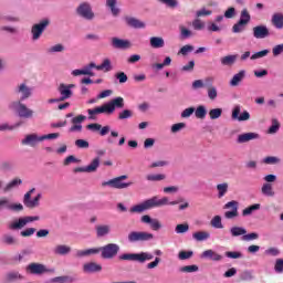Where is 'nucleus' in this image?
<instances>
[{
    "instance_id": "nucleus-1",
    "label": "nucleus",
    "mask_w": 283,
    "mask_h": 283,
    "mask_svg": "<svg viewBox=\"0 0 283 283\" xmlns=\"http://www.w3.org/2000/svg\"><path fill=\"white\" fill-rule=\"evenodd\" d=\"M167 205H169L170 207H176V205H180V201H169V197H163L161 199H159L158 196H155L139 205L133 206L129 211L130 213H143L145 211H149V209L167 207Z\"/></svg>"
},
{
    "instance_id": "nucleus-2",
    "label": "nucleus",
    "mask_w": 283,
    "mask_h": 283,
    "mask_svg": "<svg viewBox=\"0 0 283 283\" xmlns=\"http://www.w3.org/2000/svg\"><path fill=\"white\" fill-rule=\"evenodd\" d=\"M125 107V99L123 97H115L108 103L97 106L95 108H88V120H96L98 114H106L107 116L112 115L116 109H123Z\"/></svg>"
},
{
    "instance_id": "nucleus-3",
    "label": "nucleus",
    "mask_w": 283,
    "mask_h": 283,
    "mask_svg": "<svg viewBox=\"0 0 283 283\" xmlns=\"http://www.w3.org/2000/svg\"><path fill=\"white\" fill-rule=\"evenodd\" d=\"M120 262H138L139 264H145L149 260H154V254L150 252H139V253H123L118 256Z\"/></svg>"
},
{
    "instance_id": "nucleus-4",
    "label": "nucleus",
    "mask_w": 283,
    "mask_h": 283,
    "mask_svg": "<svg viewBox=\"0 0 283 283\" xmlns=\"http://www.w3.org/2000/svg\"><path fill=\"white\" fill-rule=\"evenodd\" d=\"M98 253L103 260H114L120 251V245L117 243H107L106 245L97 248Z\"/></svg>"
},
{
    "instance_id": "nucleus-5",
    "label": "nucleus",
    "mask_w": 283,
    "mask_h": 283,
    "mask_svg": "<svg viewBox=\"0 0 283 283\" xmlns=\"http://www.w3.org/2000/svg\"><path fill=\"white\" fill-rule=\"evenodd\" d=\"M23 101H13L9 104V109L15 112L20 118H32L34 111L30 109L25 104H22Z\"/></svg>"
},
{
    "instance_id": "nucleus-6",
    "label": "nucleus",
    "mask_w": 283,
    "mask_h": 283,
    "mask_svg": "<svg viewBox=\"0 0 283 283\" xmlns=\"http://www.w3.org/2000/svg\"><path fill=\"white\" fill-rule=\"evenodd\" d=\"M75 12L77 17H81V19H84L85 21H94V19H96V14L94 13L90 2H81Z\"/></svg>"
},
{
    "instance_id": "nucleus-7",
    "label": "nucleus",
    "mask_w": 283,
    "mask_h": 283,
    "mask_svg": "<svg viewBox=\"0 0 283 283\" xmlns=\"http://www.w3.org/2000/svg\"><path fill=\"white\" fill-rule=\"evenodd\" d=\"M123 180H127V175H122L119 177L113 178L108 181L102 182V187H112V189H127L128 187H132L134 182H125Z\"/></svg>"
},
{
    "instance_id": "nucleus-8",
    "label": "nucleus",
    "mask_w": 283,
    "mask_h": 283,
    "mask_svg": "<svg viewBox=\"0 0 283 283\" xmlns=\"http://www.w3.org/2000/svg\"><path fill=\"white\" fill-rule=\"evenodd\" d=\"M127 239L130 244L136 242H151V240H154V233L145 231H132L128 233Z\"/></svg>"
},
{
    "instance_id": "nucleus-9",
    "label": "nucleus",
    "mask_w": 283,
    "mask_h": 283,
    "mask_svg": "<svg viewBox=\"0 0 283 283\" xmlns=\"http://www.w3.org/2000/svg\"><path fill=\"white\" fill-rule=\"evenodd\" d=\"M34 220H36V217H22L20 219L14 220L9 226V229H12L13 231L23 229V227H27L28 224H30V222H34Z\"/></svg>"
},
{
    "instance_id": "nucleus-10",
    "label": "nucleus",
    "mask_w": 283,
    "mask_h": 283,
    "mask_svg": "<svg viewBox=\"0 0 283 283\" xmlns=\"http://www.w3.org/2000/svg\"><path fill=\"white\" fill-rule=\"evenodd\" d=\"M73 87H75L74 84H60V86L57 87V91L60 93V101H67V98H72Z\"/></svg>"
},
{
    "instance_id": "nucleus-11",
    "label": "nucleus",
    "mask_w": 283,
    "mask_h": 283,
    "mask_svg": "<svg viewBox=\"0 0 283 283\" xmlns=\"http://www.w3.org/2000/svg\"><path fill=\"white\" fill-rule=\"evenodd\" d=\"M240 112H241L240 105L234 106L231 115L232 120H239V123H242L251 118V114L249 113V111H243L241 114Z\"/></svg>"
},
{
    "instance_id": "nucleus-12",
    "label": "nucleus",
    "mask_w": 283,
    "mask_h": 283,
    "mask_svg": "<svg viewBox=\"0 0 283 283\" xmlns=\"http://www.w3.org/2000/svg\"><path fill=\"white\" fill-rule=\"evenodd\" d=\"M238 207H239V203L235 200H232L226 203L224 209H232V210L224 212V218H227V220H233V218H238Z\"/></svg>"
},
{
    "instance_id": "nucleus-13",
    "label": "nucleus",
    "mask_w": 283,
    "mask_h": 283,
    "mask_svg": "<svg viewBox=\"0 0 283 283\" xmlns=\"http://www.w3.org/2000/svg\"><path fill=\"white\" fill-rule=\"evenodd\" d=\"M15 94H20V99L18 101H25L32 96V88L28 84L21 83L15 88Z\"/></svg>"
},
{
    "instance_id": "nucleus-14",
    "label": "nucleus",
    "mask_w": 283,
    "mask_h": 283,
    "mask_svg": "<svg viewBox=\"0 0 283 283\" xmlns=\"http://www.w3.org/2000/svg\"><path fill=\"white\" fill-rule=\"evenodd\" d=\"M254 39H269L271 36V32L269 28L264 24L256 25L252 29Z\"/></svg>"
},
{
    "instance_id": "nucleus-15",
    "label": "nucleus",
    "mask_w": 283,
    "mask_h": 283,
    "mask_svg": "<svg viewBox=\"0 0 283 283\" xmlns=\"http://www.w3.org/2000/svg\"><path fill=\"white\" fill-rule=\"evenodd\" d=\"M112 46L115 50H129V48H132V42L120 38H112Z\"/></svg>"
},
{
    "instance_id": "nucleus-16",
    "label": "nucleus",
    "mask_w": 283,
    "mask_h": 283,
    "mask_svg": "<svg viewBox=\"0 0 283 283\" xmlns=\"http://www.w3.org/2000/svg\"><path fill=\"white\" fill-rule=\"evenodd\" d=\"M96 238H107L112 233V226L109 224H97L95 227Z\"/></svg>"
},
{
    "instance_id": "nucleus-17",
    "label": "nucleus",
    "mask_w": 283,
    "mask_h": 283,
    "mask_svg": "<svg viewBox=\"0 0 283 283\" xmlns=\"http://www.w3.org/2000/svg\"><path fill=\"white\" fill-rule=\"evenodd\" d=\"M125 21L129 28H134L135 30H143L146 25L145 22L134 17H126Z\"/></svg>"
},
{
    "instance_id": "nucleus-18",
    "label": "nucleus",
    "mask_w": 283,
    "mask_h": 283,
    "mask_svg": "<svg viewBox=\"0 0 283 283\" xmlns=\"http://www.w3.org/2000/svg\"><path fill=\"white\" fill-rule=\"evenodd\" d=\"M256 138H260V135L258 133H245L238 136L237 143L239 145H244V143L256 140Z\"/></svg>"
},
{
    "instance_id": "nucleus-19",
    "label": "nucleus",
    "mask_w": 283,
    "mask_h": 283,
    "mask_svg": "<svg viewBox=\"0 0 283 283\" xmlns=\"http://www.w3.org/2000/svg\"><path fill=\"white\" fill-rule=\"evenodd\" d=\"M247 78V71L241 70L239 73L234 74L233 77L230 81L231 87H238L242 81Z\"/></svg>"
},
{
    "instance_id": "nucleus-20",
    "label": "nucleus",
    "mask_w": 283,
    "mask_h": 283,
    "mask_svg": "<svg viewBox=\"0 0 283 283\" xmlns=\"http://www.w3.org/2000/svg\"><path fill=\"white\" fill-rule=\"evenodd\" d=\"M149 45L154 50H160L165 48V39H163V36H151L149 39Z\"/></svg>"
},
{
    "instance_id": "nucleus-21",
    "label": "nucleus",
    "mask_w": 283,
    "mask_h": 283,
    "mask_svg": "<svg viewBox=\"0 0 283 283\" xmlns=\"http://www.w3.org/2000/svg\"><path fill=\"white\" fill-rule=\"evenodd\" d=\"M105 6L114 17H118V14H120V9L117 7L118 0H106Z\"/></svg>"
},
{
    "instance_id": "nucleus-22",
    "label": "nucleus",
    "mask_w": 283,
    "mask_h": 283,
    "mask_svg": "<svg viewBox=\"0 0 283 283\" xmlns=\"http://www.w3.org/2000/svg\"><path fill=\"white\" fill-rule=\"evenodd\" d=\"M83 271H84V273H98V272L103 271V266H101V264L94 263V262L85 263L83 265Z\"/></svg>"
},
{
    "instance_id": "nucleus-23",
    "label": "nucleus",
    "mask_w": 283,
    "mask_h": 283,
    "mask_svg": "<svg viewBox=\"0 0 283 283\" xmlns=\"http://www.w3.org/2000/svg\"><path fill=\"white\" fill-rule=\"evenodd\" d=\"M32 193H34V188L24 195L23 202L24 207H28V209H34V207H36V198L30 199Z\"/></svg>"
},
{
    "instance_id": "nucleus-24",
    "label": "nucleus",
    "mask_w": 283,
    "mask_h": 283,
    "mask_svg": "<svg viewBox=\"0 0 283 283\" xmlns=\"http://www.w3.org/2000/svg\"><path fill=\"white\" fill-rule=\"evenodd\" d=\"M90 255H98V248L77 250L75 253V258H90Z\"/></svg>"
},
{
    "instance_id": "nucleus-25",
    "label": "nucleus",
    "mask_w": 283,
    "mask_h": 283,
    "mask_svg": "<svg viewBox=\"0 0 283 283\" xmlns=\"http://www.w3.org/2000/svg\"><path fill=\"white\" fill-rule=\"evenodd\" d=\"M48 25H50V20L48 18L42 19L36 24V39H41V35L43 34V32H45Z\"/></svg>"
},
{
    "instance_id": "nucleus-26",
    "label": "nucleus",
    "mask_w": 283,
    "mask_h": 283,
    "mask_svg": "<svg viewBox=\"0 0 283 283\" xmlns=\"http://www.w3.org/2000/svg\"><path fill=\"white\" fill-rule=\"evenodd\" d=\"M272 25L276 30H282L283 29V13H274L271 19Z\"/></svg>"
},
{
    "instance_id": "nucleus-27",
    "label": "nucleus",
    "mask_w": 283,
    "mask_h": 283,
    "mask_svg": "<svg viewBox=\"0 0 283 283\" xmlns=\"http://www.w3.org/2000/svg\"><path fill=\"white\" fill-rule=\"evenodd\" d=\"M192 238L196 242H205L211 238V233L207 231H197L192 234Z\"/></svg>"
},
{
    "instance_id": "nucleus-28",
    "label": "nucleus",
    "mask_w": 283,
    "mask_h": 283,
    "mask_svg": "<svg viewBox=\"0 0 283 283\" xmlns=\"http://www.w3.org/2000/svg\"><path fill=\"white\" fill-rule=\"evenodd\" d=\"M235 61H238V55H226L220 59L221 65L231 67L235 65Z\"/></svg>"
},
{
    "instance_id": "nucleus-29",
    "label": "nucleus",
    "mask_w": 283,
    "mask_h": 283,
    "mask_svg": "<svg viewBox=\"0 0 283 283\" xmlns=\"http://www.w3.org/2000/svg\"><path fill=\"white\" fill-rule=\"evenodd\" d=\"M245 233H247V228L244 227L234 226L230 228V234L232 235V238H240V235L244 238Z\"/></svg>"
},
{
    "instance_id": "nucleus-30",
    "label": "nucleus",
    "mask_w": 283,
    "mask_h": 283,
    "mask_svg": "<svg viewBox=\"0 0 283 283\" xmlns=\"http://www.w3.org/2000/svg\"><path fill=\"white\" fill-rule=\"evenodd\" d=\"M21 145H27L28 147H36V134L27 135L22 139Z\"/></svg>"
},
{
    "instance_id": "nucleus-31",
    "label": "nucleus",
    "mask_w": 283,
    "mask_h": 283,
    "mask_svg": "<svg viewBox=\"0 0 283 283\" xmlns=\"http://www.w3.org/2000/svg\"><path fill=\"white\" fill-rule=\"evenodd\" d=\"M1 242L8 247H14V244H19V240H17V238H14L12 234H4L1 239Z\"/></svg>"
},
{
    "instance_id": "nucleus-32",
    "label": "nucleus",
    "mask_w": 283,
    "mask_h": 283,
    "mask_svg": "<svg viewBox=\"0 0 283 283\" xmlns=\"http://www.w3.org/2000/svg\"><path fill=\"white\" fill-rule=\"evenodd\" d=\"M52 282H55V283H74V282H76V277L70 276V275L56 276V277L52 279Z\"/></svg>"
},
{
    "instance_id": "nucleus-33",
    "label": "nucleus",
    "mask_w": 283,
    "mask_h": 283,
    "mask_svg": "<svg viewBox=\"0 0 283 283\" xmlns=\"http://www.w3.org/2000/svg\"><path fill=\"white\" fill-rule=\"evenodd\" d=\"M195 116L201 120L207 118V106L199 105L197 108H195Z\"/></svg>"
},
{
    "instance_id": "nucleus-34",
    "label": "nucleus",
    "mask_w": 283,
    "mask_h": 283,
    "mask_svg": "<svg viewBox=\"0 0 283 283\" xmlns=\"http://www.w3.org/2000/svg\"><path fill=\"white\" fill-rule=\"evenodd\" d=\"M261 191L263 196H268L269 198H273V196H275V191H273V186L271 184H264Z\"/></svg>"
},
{
    "instance_id": "nucleus-35",
    "label": "nucleus",
    "mask_w": 283,
    "mask_h": 283,
    "mask_svg": "<svg viewBox=\"0 0 283 283\" xmlns=\"http://www.w3.org/2000/svg\"><path fill=\"white\" fill-rule=\"evenodd\" d=\"M260 203H254L242 211L243 218H247V216H252L254 211H260Z\"/></svg>"
},
{
    "instance_id": "nucleus-36",
    "label": "nucleus",
    "mask_w": 283,
    "mask_h": 283,
    "mask_svg": "<svg viewBox=\"0 0 283 283\" xmlns=\"http://www.w3.org/2000/svg\"><path fill=\"white\" fill-rule=\"evenodd\" d=\"M101 166V158L96 157L88 166H86L87 174H94Z\"/></svg>"
},
{
    "instance_id": "nucleus-37",
    "label": "nucleus",
    "mask_w": 283,
    "mask_h": 283,
    "mask_svg": "<svg viewBox=\"0 0 283 283\" xmlns=\"http://www.w3.org/2000/svg\"><path fill=\"white\" fill-rule=\"evenodd\" d=\"M217 190H218V198H224L227 196V191H229V184L223 182L217 185Z\"/></svg>"
},
{
    "instance_id": "nucleus-38",
    "label": "nucleus",
    "mask_w": 283,
    "mask_h": 283,
    "mask_svg": "<svg viewBox=\"0 0 283 283\" xmlns=\"http://www.w3.org/2000/svg\"><path fill=\"white\" fill-rule=\"evenodd\" d=\"M22 182L23 181L19 178L13 179L3 188L4 193H8V191H12V189L19 187V185H21Z\"/></svg>"
},
{
    "instance_id": "nucleus-39",
    "label": "nucleus",
    "mask_w": 283,
    "mask_h": 283,
    "mask_svg": "<svg viewBox=\"0 0 283 283\" xmlns=\"http://www.w3.org/2000/svg\"><path fill=\"white\" fill-rule=\"evenodd\" d=\"M207 96L209 101H216L218 98V87L213 85L208 86Z\"/></svg>"
},
{
    "instance_id": "nucleus-40",
    "label": "nucleus",
    "mask_w": 283,
    "mask_h": 283,
    "mask_svg": "<svg viewBox=\"0 0 283 283\" xmlns=\"http://www.w3.org/2000/svg\"><path fill=\"white\" fill-rule=\"evenodd\" d=\"M59 136H61V134L51 133V134H48V135L38 136L36 142L41 143L43 140H56V138H59Z\"/></svg>"
},
{
    "instance_id": "nucleus-41",
    "label": "nucleus",
    "mask_w": 283,
    "mask_h": 283,
    "mask_svg": "<svg viewBox=\"0 0 283 283\" xmlns=\"http://www.w3.org/2000/svg\"><path fill=\"white\" fill-rule=\"evenodd\" d=\"M165 178H167V176L163 174H150L146 176V180H148V182H160V180H165Z\"/></svg>"
},
{
    "instance_id": "nucleus-42",
    "label": "nucleus",
    "mask_w": 283,
    "mask_h": 283,
    "mask_svg": "<svg viewBox=\"0 0 283 283\" xmlns=\"http://www.w3.org/2000/svg\"><path fill=\"white\" fill-rule=\"evenodd\" d=\"M211 227L213 229H224V226L222 224V217L214 216L210 221Z\"/></svg>"
},
{
    "instance_id": "nucleus-43",
    "label": "nucleus",
    "mask_w": 283,
    "mask_h": 283,
    "mask_svg": "<svg viewBox=\"0 0 283 283\" xmlns=\"http://www.w3.org/2000/svg\"><path fill=\"white\" fill-rule=\"evenodd\" d=\"M272 125L268 129V134H277L280 132V120L277 118H272Z\"/></svg>"
},
{
    "instance_id": "nucleus-44",
    "label": "nucleus",
    "mask_w": 283,
    "mask_h": 283,
    "mask_svg": "<svg viewBox=\"0 0 283 283\" xmlns=\"http://www.w3.org/2000/svg\"><path fill=\"white\" fill-rule=\"evenodd\" d=\"M180 30V39L185 40V39H191V36H193V32L189 29H187L186 27H179Z\"/></svg>"
},
{
    "instance_id": "nucleus-45",
    "label": "nucleus",
    "mask_w": 283,
    "mask_h": 283,
    "mask_svg": "<svg viewBox=\"0 0 283 283\" xmlns=\"http://www.w3.org/2000/svg\"><path fill=\"white\" fill-rule=\"evenodd\" d=\"M72 251V248L69 245H57L55 248V253L56 255H67Z\"/></svg>"
},
{
    "instance_id": "nucleus-46",
    "label": "nucleus",
    "mask_w": 283,
    "mask_h": 283,
    "mask_svg": "<svg viewBox=\"0 0 283 283\" xmlns=\"http://www.w3.org/2000/svg\"><path fill=\"white\" fill-rule=\"evenodd\" d=\"M96 70L105 72H111L112 70V61L109 59H105L101 65H96Z\"/></svg>"
},
{
    "instance_id": "nucleus-47",
    "label": "nucleus",
    "mask_w": 283,
    "mask_h": 283,
    "mask_svg": "<svg viewBox=\"0 0 283 283\" xmlns=\"http://www.w3.org/2000/svg\"><path fill=\"white\" fill-rule=\"evenodd\" d=\"M43 273H54V269H48V266L38 263L36 264V275H43Z\"/></svg>"
},
{
    "instance_id": "nucleus-48",
    "label": "nucleus",
    "mask_w": 283,
    "mask_h": 283,
    "mask_svg": "<svg viewBox=\"0 0 283 283\" xmlns=\"http://www.w3.org/2000/svg\"><path fill=\"white\" fill-rule=\"evenodd\" d=\"M159 3H163L164 6H167V8L170 9H176L178 8V6H180V3L178 2V0H157Z\"/></svg>"
},
{
    "instance_id": "nucleus-49",
    "label": "nucleus",
    "mask_w": 283,
    "mask_h": 283,
    "mask_svg": "<svg viewBox=\"0 0 283 283\" xmlns=\"http://www.w3.org/2000/svg\"><path fill=\"white\" fill-rule=\"evenodd\" d=\"M209 116L211 120H218L222 116V108H212L209 111Z\"/></svg>"
},
{
    "instance_id": "nucleus-50",
    "label": "nucleus",
    "mask_w": 283,
    "mask_h": 283,
    "mask_svg": "<svg viewBox=\"0 0 283 283\" xmlns=\"http://www.w3.org/2000/svg\"><path fill=\"white\" fill-rule=\"evenodd\" d=\"M264 165H280L282 160L275 156H268L263 159Z\"/></svg>"
},
{
    "instance_id": "nucleus-51",
    "label": "nucleus",
    "mask_w": 283,
    "mask_h": 283,
    "mask_svg": "<svg viewBox=\"0 0 283 283\" xmlns=\"http://www.w3.org/2000/svg\"><path fill=\"white\" fill-rule=\"evenodd\" d=\"M226 258H229L230 260H240V259L244 258V254H242V252H238V251H228V252H226Z\"/></svg>"
},
{
    "instance_id": "nucleus-52",
    "label": "nucleus",
    "mask_w": 283,
    "mask_h": 283,
    "mask_svg": "<svg viewBox=\"0 0 283 283\" xmlns=\"http://www.w3.org/2000/svg\"><path fill=\"white\" fill-rule=\"evenodd\" d=\"M134 116V112L130 109H124L118 113V120H127V118H132Z\"/></svg>"
},
{
    "instance_id": "nucleus-53",
    "label": "nucleus",
    "mask_w": 283,
    "mask_h": 283,
    "mask_svg": "<svg viewBox=\"0 0 283 283\" xmlns=\"http://www.w3.org/2000/svg\"><path fill=\"white\" fill-rule=\"evenodd\" d=\"M244 28H247V24H244V22L242 21H238V23H235L233 27H232V32L234 34H240V32H244Z\"/></svg>"
},
{
    "instance_id": "nucleus-54",
    "label": "nucleus",
    "mask_w": 283,
    "mask_h": 283,
    "mask_svg": "<svg viewBox=\"0 0 283 283\" xmlns=\"http://www.w3.org/2000/svg\"><path fill=\"white\" fill-rule=\"evenodd\" d=\"M7 282H15V280H23V276L19 272H10L6 276Z\"/></svg>"
},
{
    "instance_id": "nucleus-55",
    "label": "nucleus",
    "mask_w": 283,
    "mask_h": 283,
    "mask_svg": "<svg viewBox=\"0 0 283 283\" xmlns=\"http://www.w3.org/2000/svg\"><path fill=\"white\" fill-rule=\"evenodd\" d=\"M180 273H197L199 271L198 265H186L179 269Z\"/></svg>"
},
{
    "instance_id": "nucleus-56",
    "label": "nucleus",
    "mask_w": 283,
    "mask_h": 283,
    "mask_svg": "<svg viewBox=\"0 0 283 283\" xmlns=\"http://www.w3.org/2000/svg\"><path fill=\"white\" fill-rule=\"evenodd\" d=\"M205 22L202 20H200V18H197L192 21V28L193 30L200 32L201 30L205 29Z\"/></svg>"
},
{
    "instance_id": "nucleus-57",
    "label": "nucleus",
    "mask_w": 283,
    "mask_h": 283,
    "mask_svg": "<svg viewBox=\"0 0 283 283\" xmlns=\"http://www.w3.org/2000/svg\"><path fill=\"white\" fill-rule=\"evenodd\" d=\"M239 21H242V23L245 25L251 21V14H249V11L247 9H243L241 11Z\"/></svg>"
},
{
    "instance_id": "nucleus-58",
    "label": "nucleus",
    "mask_w": 283,
    "mask_h": 283,
    "mask_svg": "<svg viewBox=\"0 0 283 283\" xmlns=\"http://www.w3.org/2000/svg\"><path fill=\"white\" fill-rule=\"evenodd\" d=\"M211 14H213V11L207 10V8H202L200 10L196 11L197 19H200L202 17H211Z\"/></svg>"
},
{
    "instance_id": "nucleus-59",
    "label": "nucleus",
    "mask_w": 283,
    "mask_h": 283,
    "mask_svg": "<svg viewBox=\"0 0 283 283\" xmlns=\"http://www.w3.org/2000/svg\"><path fill=\"white\" fill-rule=\"evenodd\" d=\"M65 50V45L57 43L49 49L50 54H56L59 52H63Z\"/></svg>"
},
{
    "instance_id": "nucleus-60",
    "label": "nucleus",
    "mask_w": 283,
    "mask_h": 283,
    "mask_svg": "<svg viewBox=\"0 0 283 283\" xmlns=\"http://www.w3.org/2000/svg\"><path fill=\"white\" fill-rule=\"evenodd\" d=\"M189 231V223L177 224L175 228L176 233H187Z\"/></svg>"
},
{
    "instance_id": "nucleus-61",
    "label": "nucleus",
    "mask_w": 283,
    "mask_h": 283,
    "mask_svg": "<svg viewBox=\"0 0 283 283\" xmlns=\"http://www.w3.org/2000/svg\"><path fill=\"white\" fill-rule=\"evenodd\" d=\"M190 258H193V251H180L178 253L179 260H190Z\"/></svg>"
},
{
    "instance_id": "nucleus-62",
    "label": "nucleus",
    "mask_w": 283,
    "mask_h": 283,
    "mask_svg": "<svg viewBox=\"0 0 283 283\" xmlns=\"http://www.w3.org/2000/svg\"><path fill=\"white\" fill-rule=\"evenodd\" d=\"M192 50L193 45L186 44L178 51V54H181V56H187V54H189V52H191Z\"/></svg>"
},
{
    "instance_id": "nucleus-63",
    "label": "nucleus",
    "mask_w": 283,
    "mask_h": 283,
    "mask_svg": "<svg viewBox=\"0 0 283 283\" xmlns=\"http://www.w3.org/2000/svg\"><path fill=\"white\" fill-rule=\"evenodd\" d=\"M272 54L273 56H280V54H283V43L274 45L272 48Z\"/></svg>"
},
{
    "instance_id": "nucleus-64",
    "label": "nucleus",
    "mask_w": 283,
    "mask_h": 283,
    "mask_svg": "<svg viewBox=\"0 0 283 283\" xmlns=\"http://www.w3.org/2000/svg\"><path fill=\"white\" fill-rule=\"evenodd\" d=\"M274 271L275 273H283V259H276Z\"/></svg>"
}]
</instances>
